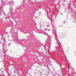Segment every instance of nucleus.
<instances>
[{
    "label": "nucleus",
    "mask_w": 76,
    "mask_h": 76,
    "mask_svg": "<svg viewBox=\"0 0 76 76\" xmlns=\"http://www.w3.org/2000/svg\"><path fill=\"white\" fill-rule=\"evenodd\" d=\"M9 3L10 6H12V5L14 3V2H13V0H12V1H11Z\"/></svg>",
    "instance_id": "nucleus-2"
},
{
    "label": "nucleus",
    "mask_w": 76,
    "mask_h": 76,
    "mask_svg": "<svg viewBox=\"0 0 76 76\" xmlns=\"http://www.w3.org/2000/svg\"><path fill=\"white\" fill-rule=\"evenodd\" d=\"M68 63L69 65H70V62H68Z\"/></svg>",
    "instance_id": "nucleus-6"
},
{
    "label": "nucleus",
    "mask_w": 76,
    "mask_h": 76,
    "mask_svg": "<svg viewBox=\"0 0 76 76\" xmlns=\"http://www.w3.org/2000/svg\"><path fill=\"white\" fill-rule=\"evenodd\" d=\"M49 26V25H48V26H47V27H48Z\"/></svg>",
    "instance_id": "nucleus-7"
},
{
    "label": "nucleus",
    "mask_w": 76,
    "mask_h": 76,
    "mask_svg": "<svg viewBox=\"0 0 76 76\" xmlns=\"http://www.w3.org/2000/svg\"><path fill=\"white\" fill-rule=\"evenodd\" d=\"M52 31H53V30H52Z\"/></svg>",
    "instance_id": "nucleus-13"
},
{
    "label": "nucleus",
    "mask_w": 76,
    "mask_h": 76,
    "mask_svg": "<svg viewBox=\"0 0 76 76\" xmlns=\"http://www.w3.org/2000/svg\"><path fill=\"white\" fill-rule=\"evenodd\" d=\"M3 0H0V3L3 4Z\"/></svg>",
    "instance_id": "nucleus-3"
},
{
    "label": "nucleus",
    "mask_w": 76,
    "mask_h": 76,
    "mask_svg": "<svg viewBox=\"0 0 76 76\" xmlns=\"http://www.w3.org/2000/svg\"><path fill=\"white\" fill-rule=\"evenodd\" d=\"M13 36V39H15L16 40L17 39V37H16V34H15V35H13L12 36Z\"/></svg>",
    "instance_id": "nucleus-1"
},
{
    "label": "nucleus",
    "mask_w": 76,
    "mask_h": 76,
    "mask_svg": "<svg viewBox=\"0 0 76 76\" xmlns=\"http://www.w3.org/2000/svg\"><path fill=\"white\" fill-rule=\"evenodd\" d=\"M64 23H65V22H64Z\"/></svg>",
    "instance_id": "nucleus-9"
},
{
    "label": "nucleus",
    "mask_w": 76,
    "mask_h": 76,
    "mask_svg": "<svg viewBox=\"0 0 76 76\" xmlns=\"http://www.w3.org/2000/svg\"><path fill=\"white\" fill-rule=\"evenodd\" d=\"M10 41H12V40H10Z\"/></svg>",
    "instance_id": "nucleus-10"
},
{
    "label": "nucleus",
    "mask_w": 76,
    "mask_h": 76,
    "mask_svg": "<svg viewBox=\"0 0 76 76\" xmlns=\"http://www.w3.org/2000/svg\"><path fill=\"white\" fill-rule=\"evenodd\" d=\"M50 31V29L49 30V31Z\"/></svg>",
    "instance_id": "nucleus-8"
},
{
    "label": "nucleus",
    "mask_w": 76,
    "mask_h": 76,
    "mask_svg": "<svg viewBox=\"0 0 76 76\" xmlns=\"http://www.w3.org/2000/svg\"><path fill=\"white\" fill-rule=\"evenodd\" d=\"M65 61H66V62L68 61L67 60V58H65Z\"/></svg>",
    "instance_id": "nucleus-5"
},
{
    "label": "nucleus",
    "mask_w": 76,
    "mask_h": 76,
    "mask_svg": "<svg viewBox=\"0 0 76 76\" xmlns=\"http://www.w3.org/2000/svg\"><path fill=\"white\" fill-rule=\"evenodd\" d=\"M55 39H57V35L56 34L55 35Z\"/></svg>",
    "instance_id": "nucleus-4"
},
{
    "label": "nucleus",
    "mask_w": 76,
    "mask_h": 76,
    "mask_svg": "<svg viewBox=\"0 0 76 76\" xmlns=\"http://www.w3.org/2000/svg\"><path fill=\"white\" fill-rule=\"evenodd\" d=\"M0 43H1V42H0Z\"/></svg>",
    "instance_id": "nucleus-11"
},
{
    "label": "nucleus",
    "mask_w": 76,
    "mask_h": 76,
    "mask_svg": "<svg viewBox=\"0 0 76 76\" xmlns=\"http://www.w3.org/2000/svg\"><path fill=\"white\" fill-rule=\"evenodd\" d=\"M0 15H1V14H0Z\"/></svg>",
    "instance_id": "nucleus-12"
}]
</instances>
